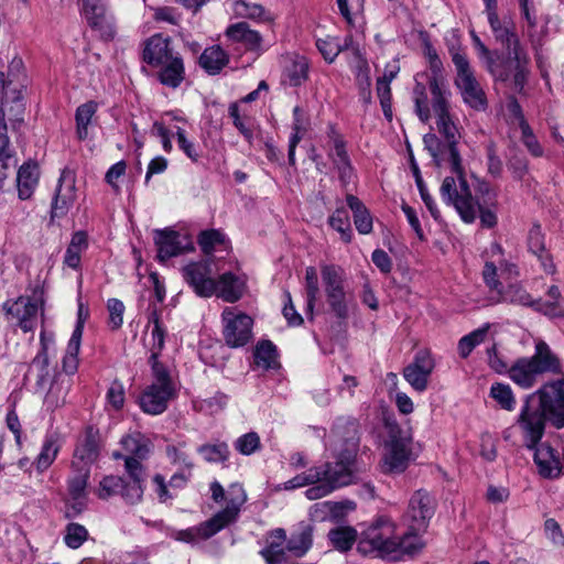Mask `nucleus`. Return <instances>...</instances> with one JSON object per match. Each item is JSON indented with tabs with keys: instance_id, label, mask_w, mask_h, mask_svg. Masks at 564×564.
Masks as SVG:
<instances>
[{
	"instance_id": "2",
	"label": "nucleus",
	"mask_w": 564,
	"mask_h": 564,
	"mask_svg": "<svg viewBox=\"0 0 564 564\" xmlns=\"http://www.w3.org/2000/svg\"><path fill=\"white\" fill-rule=\"evenodd\" d=\"M429 90L432 96V109L437 118V130L447 142L446 150L453 173L452 176H446L443 180L440 188L441 197L444 203L453 206L466 220H471L474 218V202L465 177L462 158L456 147L459 134L448 112V93L443 82L436 77L430 79Z\"/></svg>"
},
{
	"instance_id": "27",
	"label": "nucleus",
	"mask_w": 564,
	"mask_h": 564,
	"mask_svg": "<svg viewBox=\"0 0 564 564\" xmlns=\"http://www.w3.org/2000/svg\"><path fill=\"white\" fill-rule=\"evenodd\" d=\"M530 359L535 364V368L543 375H556L562 371V364L557 355L544 340H536L534 346V354Z\"/></svg>"
},
{
	"instance_id": "38",
	"label": "nucleus",
	"mask_w": 564,
	"mask_h": 564,
	"mask_svg": "<svg viewBox=\"0 0 564 564\" xmlns=\"http://www.w3.org/2000/svg\"><path fill=\"white\" fill-rule=\"evenodd\" d=\"M285 541L286 533L283 529H275L271 532L268 546L261 552L270 564L280 563L285 560Z\"/></svg>"
},
{
	"instance_id": "39",
	"label": "nucleus",
	"mask_w": 564,
	"mask_h": 564,
	"mask_svg": "<svg viewBox=\"0 0 564 564\" xmlns=\"http://www.w3.org/2000/svg\"><path fill=\"white\" fill-rule=\"evenodd\" d=\"M346 202L354 214V223L358 232L361 235L371 232L372 218L364 203L351 194L347 195Z\"/></svg>"
},
{
	"instance_id": "60",
	"label": "nucleus",
	"mask_w": 564,
	"mask_h": 564,
	"mask_svg": "<svg viewBox=\"0 0 564 564\" xmlns=\"http://www.w3.org/2000/svg\"><path fill=\"white\" fill-rule=\"evenodd\" d=\"M153 323H154V325H153V328L151 332L152 341H153L152 348H151L152 352H151V357H150L151 366L154 362V358L156 361H159L158 356L164 348V343H165V330L161 326L159 318L155 314L153 316Z\"/></svg>"
},
{
	"instance_id": "49",
	"label": "nucleus",
	"mask_w": 564,
	"mask_h": 564,
	"mask_svg": "<svg viewBox=\"0 0 564 564\" xmlns=\"http://www.w3.org/2000/svg\"><path fill=\"white\" fill-rule=\"evenodd\" d=\"M352 509V503L323 501L315 503L312 507V514L319 520H325L327 517L337 518L344 513L346 508Z\"/></svg>"
},
{
	"instance_id": "17",
	"label": "nucleus",
	"mask_w": 564,
	"mask_h": 564,
	"mask_svg": "<svg viewBox=\"0 0 564 564\" xmlns=\"http://www.w3.org/2000/svg\"><path fill=\"white\" fill-rule=\"evenodd\" d=\"M434 367L435 362L431 352L420 350L415 354L413 361L403 369V377L415 391L424 392Z\"/></svg>"
},
{
	"instance_id": "46",
	"label": "nucleus",
	"mask_w": 564,
	"mask_h": 564,
	"mask_svg": "<svg viewBox=\"0 0 564 564\" xmlns=\"http://www.w3.org/2000/svg\"><path fill=\"white\" fill-rule=\"evenodd\" d=\"M276 347L270 340L260 341L254 350V361L264 369L274 368L278 365Z\"/></svg>"
},
{
	"instance_id": "34",
	"label": "nucleus",
	"mask_w": 564,
	"mask_h": 564,
	"mask_svg": "<svg viewBox=\"0 0 564 564\" xmlns=\"http://www.w3.org/2000/svg\"><path fill=\"white\" fill-rule=\"evenodd\" d=\"M69 387L70 380L62 375L51 381L46 390L42 392L46 409L53 411L62 406L66 401Z\"/></svg>"
},
{
	"instance_id": "64",
	"label": "nucleus",
	"mask_w": 564,
	"mask_h": 564,
	"mask_svg": "<svg viewBox=\"0 0 564 564\" xmlns=\"http://www.w3.org/2000/svg\"><path fill=\"white\" fill-rule=\"evenodd\" d=\"M228 403V397L223 392H217L213 397L199 402V410L209 414H215L225 409Z\"/></svg>"
},
{
	"instance_id": "11",
	"label": "nucleus",
	"mask_w": 564,
	"mask_h": 564,
	"mask_svg": "<svg viewBox=\"0 0 564 564\" xmlns=\"http://www.w3.org/2000/svg\"><path fill=\"white\" fill-rule=\"evenodd\" d=\"M221 319L224 339L229 347H242L251 340L253 321L249 315L236 308L226 307Z\"/></svg>"
},
{
	"instance_id": "36",
	"label": "nucleus",
	"mask_w": 564,
	"mask_h": 564,
	"mask_svg": "<svg viewBox=\"0 0 564 564\" xmlns=\"http://www.w3.org/2000/svg\"><path fill=\"white\" fill-rule=\"evenodd\" d=\"M226 35L235 42L243 43L248 50H260L262 45V36L260 33L251 30L246 22L230 25L226 31Z\"/></svg>"
},
{
	"instance_id": "57",
	"label": "nucleus",
	"mask_w": 564,
	"mask_h": 564,
	"mask_svg": "<svg viewBox=\"0 0 564 564\" xmlns=\"http://www.w3.org/2000/svg\"><path fill=\"white\" fill-rule=\"evenodd\" d=\"M224 242L225 235L217 229L202 231L198 236V245L206 254H210L216 246L223 245Z\"/></svg>"
},
{
	"instance_id": "44",
	"label": "nucleus",
	"mask_w": 564,
	"mask_h": 564,
	"mask_svg": "<svg viewBox=\"0 0 564 564\" xmlns=\"http://www.w3.org/2000/svg\"><path fill=\"white\" fill-rule=\"evenodd\" d=\"M97 111V104L88 101L76 109V133L78 139L85 140L88 137V126Z\"/></svg>"
},
{
	"instance_id": "30",
	"label": "nucleus",
	"mask_w": 564,
	"mask_h": 564,
	"mask_svg": "<svg viewBox=\"0 0 564 564\" xmlns=\"http://www.w3.org/2000/svg\"><path fill=\"white\" fill-rule=\"evenodd\" d=\"M170 47V40L162 35H153L149 39L143 51V59L156 67L176 56Z\"/></svg>"
},
{
	"instance_id": "51",
	"label": "nucleus",
	"mask_w": 564,
	"mask_h": 564,
	"mask_svg": "<svg viewBox=\"0 0 564 564\" xmlns=\"http://www.w3.org/2000/svg\"><path fill=\"white\" fill-rule=\"evenodd\" d=\"M88 530L76 522H70L65 528L64 542L73 550L80 547L88 539Z\"/></svg>"
},
{
	"instance_id": "45",
	"label": "nucleus",
	"mask_w": 564,
	"mask_h": 564,
	"mask_svg": "<svg viewBox=\"0 0 564 564\" xmlns=\"http://www.w3.org/2000/svg\"><path fill=\"white\" fill-rule=\"evenodd\" d=\"M327 469H321L318 466L312 467L308 470L301 473L293 478L281 485V488L284 490H293L297 488H302L305 486L314 485L316 481L321 479Z\"/></svg>"
},
{
	"instance_id": "43",
	"label": "nucleus",
	"mask_w": 564,
	"mask_h": 564,
	"mask_svg": "<svg viewBox=\"0 0 564 564\" xmlns=\"http://www.w3.org/2000/svg\"><path fill=\"white\" fill-rule=\"evenodd\" d=\"M329 226L340 235V239L349 243L352 237V230L350 226V218L347 209L341 206L328 217Z\"/></svg>"
},
{
	"instance_id": "1",
	"label": "nucleus",
	"mask_w": 564,
	"mask_h": 564,
	"mask_svg": "<svg viewBox=\"0 0 564 564\" xmlns=\"http://www.w3.org/2000/svg\"><path fill=\"white\" fill-rule=\"evenodd\" d=\"M546 422L556 429L564 427V378L550 381L527 395L517 416L524 445L534 449L539 474L544 478H557L562 473L561 460L550 445L540 443Z\"/></svg>"
},
{
	"instance_id": "13",
	"label": "nucleus",
	"mask_w": 564,
	"mask_h": 564,
	"mask_svg": "<svg viewBox=\"0 0 564 564\" xmlns=\"http://www.w3.org/2000/svg\"><path fill=\"white\" fill-rule=\"evenodd\" d=\"M321 469H327L325 475L318 481L306 489L305 497L308 500H317L328 496L334 490L347 486L352 481V473L347 467H337L330 463L318 466Z\"/></svg>"
},
{
	"instance_id": "15",
	"label": "nucleus",
	"mask_w": 564,
	"mask_h": 564,
	"mask_svg": "<svg viewBox=\"0 0 564 564\" xmlns=\"http://www.w3.org/2000/svg\"><path fill=\"white\" fill-rule=\"evenodd\" d=\"M213 274L214 270L208 260L192 262L183 269L185 281L192 286L193 291L202 297H210L216 292L217 285Z\"/></svg>"
},
{
	"instance_id": "23",
	"label": "nucleus",
	"mask_w": 564,
	"mask_h": 564,
	"mask_svg": "<svg viewBox=\"0 0 564 564\" xmlns=\"http://www.w3.org/2000/svg\"><path fill=\"white\" fill-rule=\"evenodd\" d=\"M487 19L495 40L500 43L505 50L521 45L512 19L508 17L499 18L497 12H491L490 15H487Z\"/></svg>"
},
{
	"instance_id": "25",
	"label": "nucleus",
	"mask_w": 564,
	"mask_h": 564,
	"mask_svg": "<svg viewBox=\"0 0 564 564\" xmlns=\"http://www.w3.org/2000/svg\"><path fill=\"white\" fill-rule=\"evenodd\" d=\"M433 514V501L425 491H416L410 499L408 516L412 520L411 528L421 530Z\"/></svg>"
},
{
	"instance_id": "32",
	"label": "nucleus",
	"mask_w": 564,
	"mask_h": 564,
	"mask_svg": "<svg viewBox=\"0 0 564 564\" xmlns=\"http://www.w3.org/2000/svg\"><path fill=\"white\" fill-rule=\"evenodd\" d=\"M121 445L123 451L126 452V455L115 453L113 457H124V460L127 458H134L139 463L141 459L148 457L151 449V442L149 441V438L138 432L128 434L124 437H122Z\"/></svg>"
},
{
	"instance_id": "48",
	"label": "nucleus",
	"mask_w": 564,
	"mask_h": 564,
	"mask_svg": "<svg viewBox=\"0 0 564 564\" xmlns=\"http://www.w3.org/2000/svg\"><path fill=\"white\" fill-rule=\"evenodd\" d=\"M328 538L335 549L345 552L356 542L357 532L350 527H339L330 530Z\"/></svg>"
},
{
	"instance_id": "12",
	"label": "nucleus",
	"mask_w": 564,
	"mask_h": 564,
	"mask_svg": "<svg viewBox=\"0 0 564 564\" xmlns=\"http://www.w3.org/2000/svg\"><path fill=\"white\" fill-rule=\"evenodd\" d=\"M486 262L482 270V278L489 289H499V279L519 275L518 267L510 257H506L499 243H491L486 250Z\"/></svg>"
},
{
	"instance_id": "59",
	"label": "nucleus",
	"mask_w": 564,
	"mask_h": 564,
	"mask_svg": "<svg viewBox=\"0 0 564 564\" xmlns=\"http://www.w3.org/2000/svg\"><path fill=\"white\" fill-rule=\"evenodd\" d=\"M488 366L499 375H509L510 366L506 358L498 351L497 344H492L486 350Z\"/></svg>"
},
{
	"instance_id": "5",
	"label": "nucleus",
	"mask_w": 564,
	"mask_h": 564,
	"mask_svg": "<svg viewBox=\"0 0 564 564\" xmlns=\"http://www.w3.org/2000/svg\"><path fill=\"white\" fill-rule=\"evenodd\" d=\"M359 445L358 423L350 417H339L327 436L326 446L333 452L337 467H347L352 473V465Z\"/></svg>"
},
{
	"instance_id": "42",
	"label": "nucleus",
	"mask_w": 564,
	"mask_h": 564,
	"mask_svg": "<svg viewBox=\"0 0 564 564\" xmlns=\"http://www.w3.org/2000/svg\"><path fill=\"white\" fill-rule=\"evenodd\" d=\"M312 528L310 525H302L288 540L286 550L295 556L304 555L312 546Z\"/></svg>"
},
{
	"instance_id": "8",
	"label": "nucleus",
	"mask_w": 564,
	"mask_h": 564,
	"mask_svg": "<svg viewBox=\"0 0 564 564\" xmlns=\"http://www.w3.org/2000/svg\"><path fill=\"white\" fill-rule=\"evenodd\" d=\"M395 525L388 518H379L368 527L357 543L362 555L384 556L395 554Z\"/></svg>"
},
{
	"instance_id": "63",
	"label": "nucleus",
	"mask_w": 564,
	"mask_h": 564,
	"mask_svg": "<svg viewBox=\"0 0 564 564\" xmlns=\"http://www.w3.org/2000/svg\"><path fill=\"white\" fill-rule=\"evenodd\" d=\"M236 449L242 455H251L260 447V437L254 432H249L237 438Z\"/></svg>"
},
{
	"instance_id": "50",
	"label": "nucleus",
	"mask_w": 564,
	"mask_h": 564,
	"mask_svg": "<svg viewBox=\"0 0 564 564\" xmlns=\"http://www.w3.org/2000/svg\"><path fill=\"white\" fill-rule=\"evenodd\" d=\"M490 397L507 411H513L516 408V398L509 384L496 382L490 388Z\"/></svg>"
},
{
	"instance_id": "22",
	"label": "nucleus",
	"mask_w": 564,
	"mask_h": 564,
	"mask_svg": "<svg viewBox=\"0 0 564 564\" xmlns=\"http://www.w3.org/2000/svg\"><path fill=\"white\" fill-rule=\"evenodd\" d=\"M98 437L93 429H89L87 430L85 437L75 448L72 459V468H83L90 470L91 465L98 459Z\"/></svg>"
},
{
	"instance_id": "35",
	"label": "nucleus",
	"mask_w": 564,
	"mask_h": 564,
	"mask_svg": "<svg viewBox=\"0 0 564 564\" xmlns=\"http://www.w3.org/2000/svg\"><path fill=\"white\" fill-rule=\"evenodd\" d=\"M160 68L158 78L164 86L176 88L184 79V64L180 55L158 66Z\"/></svg>"
},
{
	"instance_id": "31",
	"label": "nucleus",
	"mask_w": 564,
	"mask_h": 564,
	"mask_svg": "<svg viewBox=\"0 0 564 564\" xmlns=\"http://www.w3.org/2000/svg\"><path fill=\"white\" fill-rule=\"evenodd\" d=\"M494 294L497 295V302L509 303L520 306H535L538 304L529 292L519 283H511L507 288H503L499 282V289H489Z\"/></svg>"
},
{
	"instance_id": "20",
	"label": "nucleus",
	"mask_w": 564,
	"mask_h": 564,
	"mask_svg": "<svg viewBox=\"0 0 564 564\" xmlns=\"http://www.w3.org/2000/svg\"><path fill=\"white\" fill-rule=\"evenodd\" d=\"M154 241L158 247V258L161 261L181 254L189 246L185 236L171 229L156 230Z\"/></svg>"
},
{
	"instance_id": "10",
	"label": "nucleus",
	"mask_w": 564,
	"mask_h": 564,
	"mask_svg": "<svg viewBox=\"0 0 564 564\" xmlns=\"http://www.w3.org/2000/svg\"><path fill=\"white\" fill-rule=\"evenodd\" d=\"M321 275L327 302L332 312L339 319L348 317V297L345 291L344 270L335 264H321Z\"/></svg>"
},
{
	"instance_id": "7",
	"label": "nucleus",
	"mask_w": 564,
	"mask_h": 564,
	"mask_svg": "<svg viewBox=\"0 0 564 564\" xmlns=\"http://www.w3.org/2000/svg\"><path fill=\"white\" fill-rule=\"evenodd\" d=\"M152 383L147 387L140 398V406L145 413L158 415L167 409V403L175 397L176 389L167 368L155 359L152 365Z\"/></svg>"
},
{
	"instance_id": "4",
	"label": "nucleus",
	"mask_w": 564,
	"mask_h": 564,
	"mask_svg": "<svg viewBox=\"0 0 564 564\" xmlns=\"http://www.w3.org/2000/svg\"><path fill=\"white\" fill-rule=\"evenodd\" d=\"M227 507L215 513L210 519L196 527L175 532L177 541L196 543L206 540L235 522L240 513L241 507L247 501V494L240 484H232L228 491Z\"/></svg>"
},
{
	"instance_id": "41",
	"label": "nucleus",
	"mask_w": 564,
	"mask_h": 564,
	"mask_svg": "<svg viewBox=\"0 0 564 564\" xmlns=\"http://www.w3.org/2000/svg\"><path fill=\"white\" fill-rule=\"evenodd\" d=\"M489 328L490 325L485 324L481 327L463 336L457 344V351L459 357L466 359L477 346L482 344L488 336Z\"/></svg>"
},
{
	"instance_id": "19",
	"label": "nucleus",
	"mask_w": 564,
	"mask_h": 564,
	"mask_svg": "<svg viewBox=\"0 0 564 564\" xmlns=\"http://www.w3.org/2000/svg\"><path fill=\"white\" fill-rule=\"evenodd\" d=\"M76 199L75 174L63 170L58 180L55 199L52 205L51 218H61L67 214Z\"/></svg>"
},
{
	"instance_id": "29",
	"label": "nucleus",
	"mask_w": 564,
	"mask_h": 564,
	"mask_svg": "<svg viewBox=\"0 0 564 564\" xmlns=\"http://www.w3.org/2000/svg\"><path fill=\"white\" fill-rule=\"evenodd\" d=\"M216 292L214 295L228 303H235L240 300L246 289V281L231 272L221 274L216 281Z\"/></svg>"
},
{
	"instance_id": "55",
	"label": "nucleus",
	"mask_w": 564,
	"mask_h": 564,
	"mask_svg": "<svg viewBox=\"0 0 564 564\" xmlns=\"http://www.w3.org/2000/svg\"><path fill=\"white\" fill-rule=\"evenodd\" d=\"M198 453L209 463H220L228 458L229 448L226 443L206 444L198 448Z\"/></svg>"
},
{
	"instance_id": "24",
	"label": "nucleus",
	"mask_w": 564,
	"mask_h": 564,
	"mask_svg": "<svg viewBox=\"0 0 564 564\" xmlns=\"http://www.w3.org/2000/svg\"><path fill=\"white\" fill-rule=\"evenodd\" d=\"M330 141L332 147L328 155L338 171L340 182L346 186L352 178L354 169L347 154L345 142L335 131H332Z\"/></svg>"
},
{
	"instance_id": "16",
	"label": "nucleus",
	"mask_w": 564,
	"mask_h": 564,
	"mask_svg": "<svg viewBox=\"0 0 564 564\" xmlns=\"http://www.w3.org/2000/svg\"><path fill=\"white\" fill-rule=\"evenodd\" d=\"M410 460L409 444L404 438L395 434L390 435L384 444V452L381 460V469L386 474L403 473Z\"/></svg>"
},
{
	"instance_id": "9",
	"label": "nucleus",
	"mask_w": 564,
	"mask_h": 564,
	"mask_svg": "<svg viewBox=\"0 0 564 564\" xmlns=\"http://www.w3.org/2000/svg\"><path fill=\"white\" fill-rule=\"evenodd\" d=\"M452 61L457 72L455 85L464 102L477 111L485 110L487 108L486 94L476 79L466 55L459 51L452 52Z\"/></svg>"
},
{
	"instance_id": "3",
	"label": "nucleus",
	"mask_w": 564,
	"mask_h": 564,
	"mask_svg": "<svg viewBox=\"0 0 564 564\" xmlns=\"http://www.w3.org/2000/svg\"><path fill=\"white\" fill-rule=\"evenodd\" d=\"M26 89V76L21 58L14 57L7 74L0 72V182L15 166L14 152L10 148L4 118L10 121H21L24 111L23 96Z\"/></svg>"
},
{
	"instance_id": "47",
	"label": "nucleus",
	"mask_w": 564,
	"mask_h": 564,
	"mask_svg": "<svg viewBox=\"0 0 564 564\" xmlns=\"http://www.w3.org/2000/svg\"><path fill=\"white\" fill-rule=\"evenodd\" d=\"M305 292L306 313L313 319V311L319 292L317 271L314 267H307L305 270Z\"/></svg>"
},
{
	"instance_id": "14",
	"label": "nucleus",
	"mask_w": 564,
	"mask_h": 564,
	"mask_svg": "<svg viewBox=\"0 0 564 564\" xmlns=\"http://www.w3.org/2000/svg\"><path fill=\"white\" fill-rule=\"evenodd\" d=\"M40 341L41 350L32 360L28 377L30 380H34L36 392H44L48 383L61 376V373L50 365L48 341H53V338H47L45 332H41Z\"/></svg>"
},
{
	"instance_id": "28",
	"label": "nucleus",
	"mask_w": 564,
	"mask_h": 564,
	"mask_svg": "<svg viewBox=\"0 0 564 564\" xmlns=\"http://www.w3.org/2000/svg\"><path fill=\"white\" fill-rule=\"evenodd\" d=\"M508 377L522 389H529L532 388L542 376L530 357H521L510 366Z\"/></svg>"
},
{
	"instance_id": "61",
	"label": "nucleus",
	"mask_w": 564,
	"mask_h": 564,
	"mask_svg": "<svg viewBox=\"0 0 564 564\" xmlns=\"http://www.w3.org/2000/svg\"><path fill=\"white\" fill-rule=\"evenodd\" d=\"M316 46L325 61L332 63L340 53V42L336 37L327 36L326 39H318Z\"/></svg>"
},
{
	"instance_id": "58",
	"label": "nucleus",
	"mask_w": 564,
	"mask_h": 564,
	"mask_svg": "<svg viewBox=\"0 0 564 564\" xmlns=\"http://www.w3.org/2000/svg\"><path fill=\"white\" fill-rule=\"evenodd\" d=\"M471 199H473V205H474V218L471 220H466L460 214V218L467 223V224H470L473 223L476 217H477V214L479 213V217H480V223L484 227H487V228H492L497 225V216H496V213L490 208V207H484L473 195H471Z\"/></svg>"
},
{
	"instance_id": "18",
	"label": "nucleus",
	"mask_w": 564,
	"mask_h": 564,
	"mask_svg": "<svg viewBox=\"0 0 564 564\" xmlns=\"http://www.w3.org/2000/svg\"><path fill=\"white\" fill-rule=\"evenodd\" d=\"M3 310L11 319L17 321L24 333L32 332L36 327L40 312V305L36 301L28 296H20L13 302H6Z\"/></svg>"
},
{
	"instance_id": "37",
	"label": "nucleus",
	"mask_w": 564,
	"mask_h": 564,
	"mask_svg": "<svg viewBox=\"0 0 564 564\" xmlns=\"http://www.w3.org/2000/svg\"><path fill=\"white\" fill-rule=\"evenodd\" d=\"M228 62V54L219 45L205 48L199 57L200 67L210 75L218 74Z\"/></svg>"
},
{
	"instance_id": "62",
	"label": "nucleus",
	"mask_w": 564,
	"mask_h": 564,
	"mask_svg": "<svg viewBox=\"0 0 564 564\" xmlns=\"http://www.w3.org/2000/svg\"><path fill=\"white\" fill-rule=\"evenodd\" d=\"M521 130V140L528 151L535 158H540L543 155L544 151L538 139L535 138L531 127L528 122H522Z\"/></svg>"
},
{
	"instance_id": "6",
	"label": "nucleus",
	"mask_w": 564,
	"mask_h": 564,
	"mask_svg": "<svg viewBox=\"0 0 564 564\" xmlns=\"http://www.w3.org/2000/svg\"><path fill=\"white\" fill-rule=\"evenodd\" d=\"M530 58L520 46L506 50V56L496 54L487 69L496 80L507 82L512 78V88L522 93L529 74Z\"/></svg>"
},
{
	"instance_id": "33",
	"label": "nucleus",
	"mask_w": 564,
	"mask_h": 564,
	"mask_svg": "<svg viewBox=\"0 0 564 564\" xmlns=\"http://www.w3.org/2000/svg\"><path fill=\"white\" fill-rule=\"evenodd\" d=\"M40 171L35 162L24 163L18 171L17 187L19 198L29 199L39 183Z\"/></svg>"
},
{
	"instance_id": "53",
	"label": "nucleus",
	"mask_w": 564,
	"mask_h": 564,
	"mask_svg": "<svg viewBox=\"0 0 564 564\" xmlns=\"http://www.w3.org/2000/svg\"><path fill=\"white\" fill-rule=\"evenodd\" d=\"M84 14L93 28H101L105 21V8L99 0H83Z\"/></svg>"
},
{
	"instance_id": "56",
	"label": "nucleus",
	"mask_w": 564,
	"mask_h": 564,
	"mask_svg": "<svg viewBox=\"0 0 564 564\" xmlns=\"http://www.w3.org/2000/svg\"><path fill=\"white\" fill-rule=\"evenodd\" d=\"M395 553L413 554L421 550L422 541L421 538L414 532L404 533L402 536L395 534Z\"/></svg>"
},
{
	"instance_id": "52",
	"label": "nucleus",
	"mask_w": 564,
	"mask_h": 564,
	"mask_svg": "<svg viewBox=\"0 0 564 564\" xmlns=\"http://www.w3.org/2000/svg\"><path fill=\"white\" fill-rule=\"evenodd\" d=\"M415 112L422 122H427L431 118L430 99L426 87L416 82L413 90Z\"/></svg>"
},
{
	"instance_id": "54",
	"label": "nucleus",
	"mask_w": 564,
	"mask_h": 564,
	"mask_svg": "<svg viewBox=\"0 0 564 564\" xmlns=\"http://www.w3.org/2000/svg\"><path fill=\"white\" fill-rule=\"evenodd\" d=\"M308 64L305 57L293 59L286 67L285 74L292 86L301 85L307 77Z\"/></svg>"
},
{
	"instance_id": "21",
	"label": "nucleus",
	"mask_w": 564,
	"mask_h": 564,
	"mask_svg": "<svg viewBox=\"0 0 564 564\" xmlns=\"http://www.w3.org/2000/svg\"><path fill=\"white\" fill-rule=\"evenodd\" d=\"M73 475L68 479V494L73 503L66 510V517L73 518L79 514L85 508L86 487L90 470L72 468Z\"/></svg>"
},
{
	"instance_id": "40",
	"label": "nucleus",
	"mask_w": 564,
	"mask_h": 564,
	"mask_svg": "<svg viewBox=\"0 0 564 564\" xmlns=\"http://www.w3.org/2000/svg\"><path fill=\"white\" fill-rule=\"evenodd\" d=\"M61 445L54 435H47L42 444L41 451L34 462L37 471L43 473L56 459Z\"/></svg>"
},
{
	"instance_id": "26",
	"label": "nucleus",
	"mask_w": 564,
	"mask_h": 564,
	"mask_svg": "<svg viewBox=\"0 0 564 564\" xmlns=\"http://www.w3.org/2000/svg\"><path fill=\"white\" fill-rule=\"evenodd\" d=\"M126 470L129 474L131 481L123 484L120 492L128 503L134 505L139 502L143 495V468L141 463L134 458L126 459Z\"/></svg>"
}]
</instances>
